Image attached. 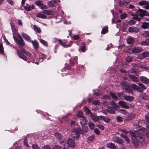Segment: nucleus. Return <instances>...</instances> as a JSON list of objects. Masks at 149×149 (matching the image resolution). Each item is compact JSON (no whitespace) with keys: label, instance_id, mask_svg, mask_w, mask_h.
Masks as SVG:
<instances>
[{"label":"nucleus","instance_id":"obj_3","mask_svg":"<svg viewBox=\"0 0 149 149\" xmlns=\"http://www.w3.org/2000/svg\"><path fill=\"white\" fill-rule=\"evenodd\" d=\"M80 133L83 134L81 129H75L72 131V137L74 140H78L79 138Z\"/></svg>","mask_w":149,"mask_h":149},{"label":"nucleus","instance_id":"obj_4","mask_svg":"<svg viewBox=\"0 0 149 149\" xmlns=\"http://www.w3.org/2000/svg\"><path fill=\"white\" fill-rule=\"evenodd\" d=\"M138 86L135 84H132L131 86L134 90L138 92H141L144 90L146 89V87L141 83L138 84Z\"/></svg>","mask_w":149,"mask_h":149},{"label":"nucleus","instance_id":"obj_36","mask_svg":"<svg viewBox=\"0 0 149 149\" xmlns=\"http://www.w3.org/2000/svg\"><path fill=\"white\" fill-rule=\"evenodd\" d=\"M149 26V22L148 23L144 22L141 25V27L144 29H146L148 28Z\"/></svg>","mask_w":149,"mask_h":149},{"label":"nucleus","instance_id":"obj_52","mask_svg":"<svg viewBox=\"0 0 149 149\" xmlns=\"http://www.w3.org/2000/svg\"><path fill=\"white\" fill-rule=\"evenodd\" d=\"M96 126L102 130H103L104 129V127L103 125H102L97 124L96 125Z\"/></svg>","mask_w":149,"mask_h":149},{"label":"nucleus","instance_id":"obj_6","mask_svg":"<svg viewBox=\"0 0 149 149\" xmlns=\"http://www.w3.org/2000/svg\"><path fill=\"white\" fill-rule=\"evenodd\" d=\"M140 6H144L143 8L147 9H149V2L146 1L142 0L138 3Z\"/></svg>","mask_w":149,"mask_h":149},{"label":"nucleus","instance_id":"obj_46","mask_svg":"<svg viewBox=\"0 0 149 149\" xmlns=\"http://www.w3.org/2000/svg\"><path fill=\"white\" fill-rule=\"evenodd\" d=\"M110 95L113 98L116 99H118V97L113 92H110Z\"/></svg>","mask_w":149,"mask_h":149},{"label":"nucleus","instance_id":"obj_20","mask_svg":"<svg viewBox=\"0 0 149 149\" xmlns=\"http://www.w3.org/2000/svg\"><path fill=\"white\" fill-rule=\"evenodd\" d=\"M110 104L111 106V109H118V106L113 101L110 103Z\"/></svg>","mask_w":149,"mask_h":149},{"label":"nucleus","instance_id":"obj_45","mask_svg":"<svg viewBox=\"0 0 149 149\" xmlns=\"http://www.w3.org/2000/svg\"><path fill=\"white\" fill-rule=\"evenodd\" d=\"M31 147L33 149H41L36 144H32Z\"/></svg>","mask_w":149,"mask_h":149},{"label":"nucleus","instance_id":"obj_34","mask_svg":"<svg viewBox=\"0 0 149 149\" xmlns=\"http://www.w3.org/2000/svg\"><path fill=\"white\" fill-rule=\"evenodd\" d=\"M127 42L129 44H131L133 43L134 41V39L133 38L131 37H129L127 39Z\"/></svg>","mask_w":149,"mask_h":149},{"label":"nucleus","instance_id":"obj_11","mask_svg":"<svg viewBox=\"0 0 149 149\" xmlns=\"http://www.w3.org/2000/svg\"><path fill=\"white\" fill-rule=\"evenodd\" d=\"M133 125L134 127L136 128V129H137L136 130H134V132H132L131 134V135L132 133H134V134L136 133V132L137 133L138 131H140V132H141V131L142 130V128L140 130V128L139 126L138 125V123L137 121L136 122L134 123H133Z\"/></svg>","mask_w":149,"mask_h":149},{"label":"nucleus","instance_id":"obj_32","mask_svg":"<svg viewBox=\"0 0 149 149\" xmlns=\"http://www.w3.org/2000/svg\"><path fill=\"white\" fill-rule=\"evenodd\" d=\"M120 85L123 86V88L124 89H126L128 87V84L124 81L121 82L120 83Z\"/></svg>","mask_w":149,"mask_h":149},{"label":"nucleus","instance_id":"obj_35","mask_svg":"<svg viewBox=\"0 0 149 149\" xmlns=\"http://www.w3.org/2000/svg\"><path fill=\"white\" fill-rule=\"evenodd\" d=\"M84 110L85 113L87 115L90 114V115L91 114H92V113H91V111L86 107H84Z\"/></svg>","mask_w":149,"mask_h":149},{"label":"nucleus","instance_id":"obj_8","mask_svg":"<svg viewBox=\"0 0 149 149\" xmlns=\"http://www.w3.org/2000/svg\"><path fill=\"white\" fill-rule=\"evenodd\" d=\"M118 104L120 106L123 108L126 109H128L130 108L129 104L124 101H119Z\"/></svg>","mask_w":149,"mask_h":149},{"label":"nucleus","instance_id":"obj_22","mask_svg":"<svg viewBox=\"0 0 149 149\" xmlns=\"http://www.w3.org/2000/svg\"><path fill=\"white\" fill-rule=\"evenodd\" d=\"M130 79L134 82H137L139 79L137 77L134 75H129Z\"/></svg>","mask_w":149,"mask_h":149},{"label":"nucleus","instance_id":"obj_24","mask_svg":"<svg viewBox=\"0 0 149 149\" xmlns=\"http://www.w3.org/2000/svg\"><path fill=\"white\" fill-rule=\"evenodd\" d=\"M107 147L109 148L116 149V146L115 144L112 143H109L107 144Z\"/></svg>","mask_w":149,"mask_h":149},{"label":"nucleus","instance_id":"obj_64","mask_svg":"<svg viewBox=\"0 0 149 149\" xmlns=\"http://www.w3.org/2000/svg\"><path fill=\"white\" fill-rule=\"evenodd\" d=\"M145 117L146 118V121H147L148 123H149V115H146L145 116Z\"/></svg>","mask_w":149,"mask_h":149},{"label":"nucleus","instance_id":"obj_60","mask_svg":"<svg viewBox=\"0 0 149 149\" xmlns=\"http://www.w3.org/2000/svg\"><path fill=\"white\" fill-rule=\"evenodd\" d=\"M4 52L3 46L1 44H0V53L3 54Z\"/></svg>","mask_w":149,"mask_h":149},{"label":"nucleus","instance_id":"obj_58","mask_svg":"<svg viewBox=\"0 0 149 149\" xmlns=\"http://www.w3.org/2000/svg\"><path fill=\"white\" fill-rule=\"evenodd\" d=\"M23 143H24V145L25 146H26L27 147H29V145L27 143V140H26V139H24V141L23 142Z\"/></svg>","mask_w":149,"mask_h":149},{"label":"nucleus","instance_id":"obj_53","mask_svg":"<svg viewBox=\"0 0 149 149\" xmlns=\"http://www.w3.org/2000/svg\"><path fill=\"white\" fill-rule=\"evenodd\" d=\"M125 91L128 94H131L132 93L133 91L132 89H128L127 88L126 89H125Z\"/></svg>","mask_w":149,"mask_h":149},{"label":"nucleus","instance_id":"obj_27","mask_svg":"<svg viewBox=\"0 0 149 149\" xmlns=\"http://www.w3.org/2000/svg\"><path fill=\"white\" fill-rule=\"evenodd\" d=\"M57 3L56 1L54 0H52L50 1L49 4L48 5L50 7H53L56 6Z\"/></svg>","mask_w":149,"mask_h":149},{"label":"nucleus","instance_id":"obj_15","mask_svg":"<svg viewBox=\"0 0 149 149\" xmlns=\"http://www.w3.org/2000/svg\"><path fill=\"white\" fill-rule=\"evenodd\" d=\"M147 57H149V52H143L142 53L141 55L139 56V58L141 59Z\"/></svg>","mask_w":149,"mask_h":149},{"label":"nucleus","instance_id":"obj_38","mask_svg":"<svg viewBox=\"0 0 149 149\" xmlns=\"http://www.w3.org/2000/svg\"><path fill=\"white\" fill-rule=\"evenodd\" d=\"M77 116V117L79 118H80V119L82 118L83 117H84L83 116V114L81 111L78 112L76 114Z\"/></svg>","mask_w":149,"mask_h":149},{"label":"nucleus","instance_id":"obj_1","mask_svg":"<svg viewBox=\"0 0 149 149\" xmlns=\"http://www.w3.org/2000/svg\"><path fill=\"white\" fill-rule=\"evenodd\" d=\"M144 131H146V134L147 136L149 138V126H147L146 128H142V130L138 131L135 134L133 133L131 135V138L132 141L135 143L138 142H141L143 140V134Z\"/></svg>","mask_w":149,"mask_h":149},{"label":"nucleus","instance_id":"obj_55","mask_svg":"<svg viewBox=\"0 0 149 149\" xmlns=\"http://www.w3.org/2000/svg\"><path fill=\"white\" fill-rule=\"evenodd\" d=\"M85 45L84 44H83L82 45V46L80 48L81 51L83 52H84L85 50Z\"/></svg>","mask_w":149,"mask_h":149},{"label":"nucleus","instance_id":"obj_63","mask_svg":"<svg viewBox=\"0 0 149 149\" xmlns=\"http://www.w3.org/2000/svg\"><path fill=\"white\" fill-rule=\"evenodd\" d=\"M94 139V136H91L89 137L88 139V141H91Z\"/></svg>","mask_w":149,"mask_h":149},{"label":"nucleus","instance_id":"obj_18","mask_svg":"<svg viewBox=\"0 0 149 149\" xmlns=\"http://www.w3.org/2000/svg\"><path fill=\"white\" fill-rule=\"evenodd\" d=\"M35 57L38 60H40L42 59V60L40 61V62H42V59L44 58V55L42 53H39L37 55H34Z\"/></svg>","mask_w":149,"mask_h":149},{"label":"nucleus","instance_id":"obj_25","mask_svg":"<svg viewBox=\"0 0 149 149\" xmlns=\"http://www.w3.org/2000/svg\"><path fill=\"white\" fill-rule=\"evenodd\" d=\"M124 98L125 100L127 101H131L134 100V98L133 96L130 95H124Z\"/></svg>","mask_w":149,"mask_h":149},{"label":"nucleus","instance_id":"obj_56","mask_svg":"<svg viewBox=\"0 0 149 149\" xmlns=\"http://www.w3.org/2000/svg\"><path fill=\"white\" fill-rule=\"evenodd\" d=\"M40 42L42 44H43L45 46H46L47 45V42L45 41L42 39H40Z\"/></svg>","mask_w":149,"mask_h":149},{"label":"nucleus","instance_id":"obj_10","mask_svg":"<svg viewBox=\"0 0 149 149\" xmlns=\"http://www.w3.org/2000/svg\"><path fill=\"white\" fill-rule=\"evenodd\" d=\"M147 11L142 9H139L137 12L138 15L141 17H143L144 16H146Z\"/></svg>","mask_w":149,"mask_h":149},{"label":"nucleus","instance_id":"obj_9","mask_svg":"<svg viewBox=\"0 0 149 149\" xmlns=\"http://www.w3.org/2000/svg\"><path fill=\"white\" fill-rule=\"evenodd\" d=\"M113 139L115 142H117L119 144H121L123 143L124 140L116 136H114L113 137Z\"/></svg>","mask_w":149,"mask_h":149},{"label":"nucleus","instance_id":"obj_19","mask_svg":"<svg viewBox=\"0 0 149 149\" xmlns=\"http://www.w3.org/2000/svg\"><path fill=\"white\" fill-rule=\"evenodd\" d=\"M80 123L82 126L84 125L87 123L88 121L86 118L84 116L80 119Z\"/></svg>","mask_w":149,"mask_h":149},{"label":"nucleus","instance_id":"obj_26","mask_svg":"<svg viewBox=\"0 0 149 149\" xmlns=\"http://www.w3.org/2000/svg\"><path fill=\"white\" fill-rule=\"evenodd\" d=\"M139 44L142 46L148 45H149V39H146L144 41L139 42Z\"/></svg>","mask_w":149,"mask_h":149},{"label":"nucleus","instance_id":"obj_17","mask_svg":"<svg viewBox=\"0 0 149 149\" xmlns=\"http://www.w3.org/2000/svg\"><path fill=\"white\" fill-rule=\"evenodd\" d=\"M17 55L20 58L25 61H26L28 59L26 56L20 51H17Z\"/></svg>","mask_w":149,"mask_h":149},{"label":"nucleus","instance_id":"obj_49","mask_svg":"<svg viewBox=\"0 0 149 149\" xmlns=\"http://www.w3.org/2000/svg\"><path fill=\"white\" fill-rule=\"evenodd\" d=\"M135 22L133 20H130L127 22L128 24L130 25H133L135 24Z\"/></svg>","mask_w":149,"mask_h":149},{"label":"nucleus","instance_id":"obj_54","mask_svg":"<svg viewBox=\"0 0 149 149\" xmlns=\"http://www.w3.org/2000/svg\"><path fill=\"white\" fill-rule=\"evenodd\" d=\"M127 14L126 13L121 14L120 16V18L121 19H123L127 16Z\"/></svg>","mask_w":149,"mask_h":149},{"label":"nucleus","instance_id":"obj_7","mask_svg":"<svg viewBox=\"0 0 149 149\" xmlns=\"http://www.w3.org/2000/svg\"><path fill=\"white\" fill-rule=\"evenodd\" d=\"M103 104L105 107L107 108V110L109 113L113 114H115V111L109 107V103L108 102L104 101L103 103Z\"/></svg>","mask_w":149,"mask_h":149},{"label":"nucleus","instance_id":"obj_2","mask_svg":"<svg viewBox=\"0 0 149 149\" xmlns=\"http://www.w3.org/2000/svg\"><path fill=\"white\" fill-rule=\"evenodd\" d=\"M61 146L56 145L54 146L53 149H68L70 147L72 148L75 146V143L72 139H69L67 140H64L60 142Z\"/></svg>","mask_w":149,"mask_h":149},{"label":"nucleus","instance_id":"obj_12","mask_svg":"<svg viewBox=\"0 0 149 149\" xmlns=\"http://www.w3.org/2000/svg\"><path fill=\"white\" fill-rule=\"evenodd\" d=\"M128 30L130 32L137 33L139 31V29L138 27H130L129 28Z\"/></svg>","mask_w":149,"mask_h":149},{"label":"nucleus","instance_id":"obj_31","mask_svg":"<svg viewBox=\"0 0 149 149\" xmlns=\"http://www.w3.org/2000/svg\"><path fill=\"white\" fill-rule=\"evenodd\" d=\"M36 16L40 18L43 19H45L47 18V17L45 15L40 13H37L36 14Z\"/></svg>","mask_w":149,"mask_h":149},{"label":"nucleus","instance_id":"obj_41","mask_svg":"<svg viewBox=\"0 0 149 149\" xmlns=\"http://www.w3.org/2000/svg\"><path fill=\"white\" fill-rule=\"evenodd\" d=\"M55 136L56 138L58 139H61L62 137V135L60 134L57 132L55 134Z\"/></svg>","mask_w":149,"mask_h":149},{"label":"nucleus","instance_id":"obj_50","mask_svg":"<svg viewBox=\"0 0 149 149\" xmlns=\"http://www.w3.org/2000/svg\"><path fill=\"white\" fill-rule=\"evenodd\" d=\"M35 3L38 6H40L43 3H42V1H38L36 2Z\"/></svg>","mask_w":149,"mask_h":149},{"label":"nucleus","instance_id":"obj_59","mask_svg":"<svg viewBox=\"0 0 149 149\" xmlns=\"http://www.w3.org/2000/svg\"><path fill=\"white\" fill-rule=\"evenodd\" d=\"M117 121L118 122H121L123 120L122 118L120 116H118L116 118Z\"/></svg>","mask_w":149,"mask_h":149},{"label":"nucleus","instance_id":"obj_48","mask_svg":"<svg viewBox=\"0 0 149 149\" xmlns=\"http://www.w3.org/2000/svg\"><path fill=\"white\" fill-rule=\"evenodd\" d=\"M132 57L129 56H127L126 58V61L127 62L129 63L131 62L132 60Z\"/></svg>","mask_w":149,"mask_h":149},{"label":"nucleus","instance_id":"obj_33","mask_svg":"<svg viewBox=\"0 0 149 149\" xmlns=\"http://www.w3.org/2000/svg\"><path fill=\"white\" fill-rule=\"evenodd\" d=\"M33 28L35 31L39 33L41 31L40 28L36 25L33 26Z\"/></svg>","mask_w":149,"mask_h":149},{"label":"nucleus","instance_id":"obj_39","mask_svg":"<svg viewBox=\"0 0 149 149\" xmlns=\"http://www.w3.org/2000/svg\"><path fill=\"white\" fill-rule=\"evenodd\" d=\"M124 95H125V94H124L123 92H119L117 94V96L120 98L121 99H123V97L124 98Z\"/></svg>","mask_w":149,"mask_h":149},{"label":"nucleus","instance_id":"obj_57","mask_svg":"<svg viewBox=\"0 0 149 149\" xmlns=\"http://www.w3.org/2000/svg\"><path fill=\"white\" fill-rule=\"evenodd\" d=\"M81 131L83 133V134H84L83 132L84 131L85 132H87L88 131V129L87 127H82V130H81Z\"/></svg>","mask_w":149,"mask_h":149},{"label":"nucleus","instance_id":"obj_28","mask_svg":"<svg viewBox=\"0 0 149 149\" xmlns=\"http://www.w3.org/2000/svg\"><path fill=\"white\" fill-rule=\"evenodd\" d=\"M22 35L23 38L25 40H26L29 42H30L31 41L30 37L26 34L24 33H22Z\"/></svg>","mask_w":149,"mask_h":149},{"label":"nucleus","instance_id":"obj_61","mask_svg":"<svg viewBox=\"0 0 149 149\" xmlns=\"http://www.w3.org/2000/svg\"><path fill=\"white\" fill-rule=\"evenodd\" d=\"M42 149H51L50 147L48 145H45L42 148Z\"/></svg>","mask_w":149,"mask_h":149},{"label":"nucleus","instance_id":"obj_29","mask_svg":"<svg viewBox=\"0 0 149 149\" xmlns=\"http://www.w3.org/2000/svg\"><path fill=\"white\" fill-rule=\"evenodd\" d=\"M11 28L12 30L13 33V35H17V30L15 27L14 24L13 23L11 24Z\"/></svg>","mask_w":149,"mask_h":149},{"label":"nucleus","instance_id":"obj_47","mask_svg":"<svg viewBox=\"0 0 149 149\" xmlns=\"http://www.w3.org/2000/svg\"><path fill=\"white\" fill-rule=\"evenodd\" d=\"M140 97L142 99L146 100L147 99V97L144 93H142L140 95Z\"/></svg>","mask_w":149,"mask_h":149},{"label":"nucleus","instance_id":"obj_16","mask_svg":"<svg viewBox=\"0 0 149 149\" xmlns=\"http://www.w3.org/2000/svg\"><path fill=\"white\" fill-rule=\"evenodd\" d=\"M140 79L141 81L145 84H147L149 83V79L145 77H141Z\"/></svg>","mask_w":149,"mask_h":149},{"label":"nucleus","instance_id":"obj_14","mask_svg":"<svg viewBox=\"0 0 149 149\" xmlns=\"http://www.w3.org/2000/svg\"><path fill=\"white\" fill-rule=\"evenodd\" d=\"M142 49L141 47H135L132 49V51L134 53H138L141 52Z\"/></svg>","mask_w":149,"mask_h":149},{"label":"nucleus","instance_id":"obj_13","mask_svg":"<svg viewBox=\"0 0 149 149\" xmlns=\"http://www.w3.org/2000/svg\"><path fill=\"white\" fill-rule=\"evenodd\" d=\"M91 119L94 122H98L99 120V116H97L93 114H91L90 116Z\"/></svg>","mask_w":149,"mask_h":149},{"label":"nucleus","instance_id":"obj_37","mask_svg":"<svg viewBox=\"0 0 149 149\" xmlns=\"http://www.w3.org/2000/svg\"><path fill=\"white\" fill-rule=\"evenodd\" d=\"M34 6L33 5H30L28 6H25L24 7L25 9L28 11H30L33 9Z\"/></svg>","mask_w":149,"mask_h":149},{"label":"nucleus","instance_id":"obj_51","mask_svg":"<svg viewBox=\"0 0 149 149\" xmlns=\"http://www.w3.org/2000/svg\"><path fill=\"white\" fill-rule=\"evenodd\" d=\"M92 103L95 105H99L100 104V102L99 100H96L93 101Z\"/></svg>","mask_w":149,"mask_h":149},{"label":"nucleus","instance_id":"obj_43","mask_svg":"<svg viewBox=\"0 0 149 149\" xmlns=\"http://www.w3.org/2000/svg\"><path fill=\"white\" fill-rule=\"evenodd\" d=\"M145 122V121L144 120H139V121H137L139 126L140 127H141L142 126L141 125L144 123Z\"/></svg>","mask_w":149,"mask_h":149},{"label":"nucleus","instance_id":"obj_23","mask_svg":"<svg viewBox=\"0 0 149 149\" xmlns=\"http://www.w3.org/2000/svg\"><path fill=\"white\" fill-rule=\"evenodd\" d=\"M42 13H43L48 15H52L53 14V12L52 10H43L42 11Z\"/></svg>","mask_w":149,"mask_h":149},{"label":"nucleus","instance_id":"obj_62","mask_svg":"<svg viewBox=\"0 0 149 149\" xmlns=\"http://www.w3.org/2000/svg\"><path fill=\"white\" fill-rule=\"evenodd\" d=\"M94 132L97 134H99L100 133L99 130L97 128H95L94 130Z\"/></svg>","mask_w":149,"mask_h":149},{"label":"nucleus","instance_id":"obj_21","mask_svg":"<svg viewBox=\"0 0 149 149\" xmlns=\"http://www.w3.org/2000/svg\"><path fill=\"white\" fill-rule=\"evenodd\" d=\"M99 117L100 119H102L106 123H109L110 121V119L108 117H106L102 116H99Z\"/></svg>","mask_w":149,"mask_h":149},{"label":"nucleus","instance_id":"obj_30","mask_svg":"<svg viewBox=\"0 0 149 149\" xmlns=\"http://www.w3.org/2000/svg\"><path fill=\"white\" fill-rule=\"evenodd\" d=\"M34 48L35 49H38V43L36 40L32 41H31Z\"/></svg>","mask_w":149,"mask_h":149},{"label":"nucleus","instance_id":"obj_5","mask_svg":"<svg viewBox=\"0 0 149 149\" xmlns=\"http://www.w3.org/2000/svg\"><path fill=\"white\" fill-rule=\"evenodd\" d=\"M18 38L16 36H13V38L16 42L21 46H23L25 44V42L23 40L19 34L18 33L16 35Z\"/></svg>","mask_w":149,"mask_h":149},{"label":"nucleus","instance_id":"obj_44","mask_svg":"<svg viewBox=\"0 0 149 149\" xmlns=\"http://www.w3.org/2000/svg\"><path fill=\"white\" fill-rule=\"evenodd\" d=\"M58 41L59 42L60 44L63 47H68V46L65 44V42H63L61 40H58Z\"/></svg>","mask_w":149,"mask_h":149},{"label":"nucleus","instance_id":"obj_40","mask_svg":"<svg viewBox=\"0 0 149 149\" xmlns=\"http://www.w3.org/2000/svg\"><path fill=\"white\" fill-rule=\"evenodd\" d=\"M108 27L107 26H105L102 29L101 33L102 34H104L108 32Z\"/></svg>","mask_w":149,"mask_h":149},{"label":"nucleus","instance_id":"obj_42","mask_svg":"<svg viewBox=\"0 0 149 149\" xmlns=\"http://www.w3.org/2000/svg\"><path fill=\"white\" fill-rule=\"evenodd\" d=\"M88 125L89 128L91 129H93L94 128V123L91 122H89Z\"/></svg>","mask_w":149,"mask_h":149}]
</instances>
